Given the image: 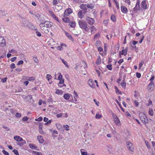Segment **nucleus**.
Here are the masks:
<instances>
[{
	"label": "nucleus",
	"mask_w": 155,
	"mask_h": 155,
	"mask_svg": "<svg viewBox=\"0 0 155 155\" xmlns=\"http://www.w3.org/2000/svg\"><path fill=\"white\" fill-rule=\"evenodd\" d=\"M14 139L18 142L17 144L20 146H22L24 144L26 143L25 140L19 136H16L14 137Z\"/></svg>",
	"instance_id": "obj_1"
},
{
	"label": "nucleus",
	"mask_w": 155,
	"mask_h": 155,
	"mask_svg": "<svg viewBox=\"0 0 155 155\" xmlns=\"http://www.w3.org/2000/svg\"><path fill=\"white\" fill-rule=\"evenodd\" d=\"M78 24L80 27L82 29L85 30H87V24L86 22L84 20H80L78 21Z\"/></svg>",
	"instance_id": "obj_2"
},
{
	"label": "nucleus",
	"mask_w": 155,
	"mask_h": 155,
	"mask_svg": "<svg viewBox=\"0 0 155 155\" xmlns=\"http://www.w3.org/2000/svg\"><path fill=\"white\" fill-rule=\"evenodd\" d=\"M52 24H53L51 22L48 21H45L44 23H41L39 26L41 28H43L45 27L47 28H50L52 26Z\"/></svg>",
	"instance_id": "obj_3"
},
{
	"label": "nucleus",
	"mask_w": 155,
	"mask_h": 155,
	"mask_svg": "<svg viewBox=\"0 0 155 155\" xmlns=\"http://www.w3.org/2000/svg\"><path fill=\"white\" fill-rule=\"evenodd\" d=\"M139 116L141 121L143 123H148V119L146 115L143 113L141 112L139 113Z\"/></svg>",
	"instance_id": "obj_4"
},
{
	"label": "nucleus",
	"mask_w": 155,
	"mask_h": 155,
	"mask_svg": "<svg viewBox=\"0 0 155 155\" xmlns=\"http://www.w3.org/2000/svg\"><path fill=\"white\" fill-rule=\"evenodd\" d=\"M80 7L81 9L84 10L83 13L84 14L86 13L87 12V8H91V9L93 8V7L92 6L90 5L82 4L80 5Z\"/></svg>",
	"instance_id": "obj_5"
},
{
	"label": "nucleus",
	"mask_w": 155,
	"mask_h": 155,
	"mask_svg": "<svg viewBox=\"0 0 155 155\" xmlns=\"http://www.w3.org/2000/svg\"><path fill=\"white\" fill-rule=\"evenodd\" d=\"M6 45V41L4 37L0 36V46L3 47Z\"/></svg>",
	"instance_id": "obj_6"
},
{
	"label": "nucleus",
	"mask_w": 155,
	"mask_h": 155,
	"mask_svg": "<svg viewBox=\"0 0 155 155\" xmlns=\"http://www.w3.org/2000/svg\"><path fill=\"white\" fill-rule=\"evenodd\" d=\"M127 147L128 150L131 152H133L134 151V147L133 146V144L129 141L126 142Z\"/></svg>",
	"instance_id": "obj_7"
},
{
	"label": "nucleus",
	"mask_w": 155,
	"mask_h": 155,
	"mask_svg": "<svg viewBox=\"0 0 155 155\" xmlns=\"http://www.w3.org/2000/svg\"><path fill=\"white\" fill-rule=\"evenodd\" d=\"M86 20L87 23L90 25H93L95 22V20L93 18L89 17H86Z\"/></svg>",
	"instance_id": "obj_8"
},
{
	"label": "nucleus",
	"mask_w": 155,
	"mask_h": 155,
	"mask_svg": "<svg viewBox=\"0 0 155 155\" xmlns=\"http://www.w3.org/2000/svg\"><path fill=\"white\" fill-rule=\"evenodd\" d=\"M73 12L72 10L70 8H68L66 9L64 13V17L68 16H69L70 14L72 13Z\"/></svg>",
	"instance_id": "obj_9"
},
{
	"label": "nucleus",
	"mask_w": 155,
	"mask_h": 155,
	"mask_svg": "<svg viewBox=\"0 0 155 155\" xmlns=\"http://www.w3.org/2000/svg\"><path fill=\"white\" fill-rule=\"evenodd\" d=\"M140 0H137L136 4V6L134 8V11L136 12L139 11L140 9Z\"/></svg>",
	"instance_id": "obj_10"
},
{
	"label": "nucleus",
	"mask_w": 155,
	"mask_h": 155,
	"mask_svg": "<svg viewBox=\"0 0 155 155\" xmlns=\"http://www.w3.org/2000/svg\"><path fill=\"white\" fill-rule=\"evenodd\" d=\"M128 49L127 48H126L124 49V48H123V49L121 51H120L119 52V54L120 55H124V56H126L127 54V52Z\"/></svg>",
	"instance_id": "obj_11"
},
{
	"label": "nucleus",
	"mask_w": 155,
	"mask_h": 155,
	"mask_svg": "<svg viewBox=\"0 0 155 155\" xmlns=\"http://www.w3.org/2000/svg\"><path fill=\"white\" fill-rule=\"evenodd\" d=\"M88 84L91 87L94 88L95 87V85L94 83V81L91 79H90L88 80Z\"/></svg>",
	"instance_id": "obj_12"
},
{
	"label": "nucleus",
	"mask_w": 155,
	"mask_h": 155,
	"mask_svg": "<svg viewBox=\"0 0 155 155\" xmlns=\"http://www.w3.org/2000/svg\"><path fill=\"white\" fill-rule=\"evenodd\" d=\"M98 50L100 54L102 56L106 55V53H104L103 51L102 48L100 47H98Z\"/></svg>",
	"instance_id": "obj_13"
},
{
	"label": "nucleus",
	"mask_w": 155,
	"mask_h": 155,
	"mask_svg": "<svg viewBox=\"0 0 155 155\" xmlns=\"http://www.w3.org/2000/svg\"><path fill=\"white\" fill-rule=\"evenodd\" d=\"M49 13L51 15V16L55 20L57 21L58 22L59 21L58 20V17L55 15L54 14V13L51 11H49Z\"/></svg>",
	"instance_id": "obj_14"
},
{
	"label": "nucleus",
	"mask_w": 155,
	"mask_h": 155,
	"mask_svg": "<svg viewBox=\"0 0 155 155\" xmlns=\"http://www.w3.org/2000/svg\"><path fill=\"white\" fill-rule=\"evenodd\" d=\"M154 86V82H150L147 86V89L149 90H153Z\"/></svg>",
	"instance_id": "obj_15"
},
{
	"label": "nucleus",
	"mask_w": 155,
	"mask_h": 155,
	"mask_svg": "<svg viewBox=\"0 0 155 155\" xmlns=\"http://www.w3.org/2000/svg\"><path fill=\"white\" fill-rule=\"evenodd\" d=\"M121 12L124 14H125L127 12V9L125 7L122 6H121Z\"/></svg>",
	"instance_id": "obj_16"
},
{
	"label": "nucleus",
	"mask_w": 155,
	"mask_h": 155,
	"mask_svg": "<svg viewBox=\"0 0 155 155\" xmlns=\"http://www.w3.org/2000/svg\"><path fill=\"white\" fill-rule=\"evenodd\" d=\"M141 5L142 8L144 9L147 8V6L146 4V1L145 0H143L141 3Z\"/></svg>",
	"instance_id": "obj_17"
},
{
	"label": "nucleus",
	"mask_w": 155,
	"mask_h": 155,
	"mask_svg": "<svg viewBox=\"0 0 155 155\" xmlns=\"http://www.w3.org/2000/svg\"><path fill=\"white\" fill-rule=\"evenodd\" d=\"M6 53L4 51H0V58H2L6 57Z\"/></svg>",
	"instance_id": "obj_18"
},
{
	"label": "nucleus",
	"mask_w": 155,
	"mask_h": 155,
	"mask_svg": "<svg viewBox=\"0 0 155 155\" xmlns=\"http://www.w3.org/2000/svg\"><path fill=\"white\" fill-rule=\"evenodd\" d=\"M64 33L66 36L70 40H73V39L71 36L66 31H64Z\"/></svg>",
	"instance_id": "obj_19"
},
{
	"label": "nucleus",
	"mask_w": 155,
	"mask_h": 155,
	"mask_svg": "<svg viewBox=\"0 0 155 155\" xmlns=\"http://www.w3.org/2000/svg\"><path fill=\"white\" fill-rule=\"evenodd\" d=\"M37 139L39 142L40 143H43L44 141V140L42 138V137L41 136H38Z\"/></svg>",
	"instance_id": "obj_20"
},
{
	"label": "nucleus",
	"mask_w": 155,
	"mask_h": 155,
	"mask_svg": "<svg viewBox=\"0 0 155 155\" xmlns=\"http://www.w3.org/2000/svg\"><path fill=\"white\" fill-rule=\"evenodd\" d=\"M84 14L83 13V12H82L81 11H79L78 12V16L79 18H82L84 16Z\"/></svg>",
	"instance_id": "obj_21"
},
{
	"label": "nucleus",
	"mask_w": 155,
	"mask_h": 155,
	"mask_svg": "<svg viewBox=\"0 0 155 155\" xmlns=\"http://www.w3.org/2000/svg\"><path fill=\"white\" fill-rule=\"evenodd\" d=\"M114 121L117 125H120V122L118 117L114 119Z\"/></svg>",
	"instance_id": "obj_22"
},
{
	"label": "nucleus",
	"mask_w": 155,
	"mask_h": 155,
	"mask_svg": "<svg viewBox=\"0 0 155 155\" xmlns=\"http://www.w3.org/2000/svg\"><path fill=\"white\" fill-rule=\"evenodd\" d=\"M70 94L68 93H67L64 95L63 97L66 100H68L70 98Z\"/></svg>",
	"instance_id": "obj_23"
},
{
	"label": "nucleus",
	"mask_w": 155,
	"mask_h": 155,
	"mask_svg": "<svg viewBox=\"0 0 155 155\" xmlns=\"http://www.w3.org/2000/svg\"><path fill=\"white\" fill-rule=\"evenodd\" d=\"M110 19L113 22H115L116 21V17L114 15H111L110 17Z\"/></svg>",
	"instance_id": "obj_24"
},
{
	"label": "nucleus",
	"mask_w": 155,
	"mask_h": 155,
	"mask_svg": "<svg viewBox=\"0 0 155 155\" xmlns=\"http://www.w3.org/2000/svg\"><path fill=\"white\" fill-rule=\"evenodd\" d=\"M29 146L32 149H34L37 148V147H36L35 145L34 144L32 143L29 144Z\"/></svg>",
	"instance_id": "obj_25"
},
{
	"label": "nucleus",
	"mask_w": 155,
	"mask_h": 155,
	"mask_svg": "<svg viewBox=\"0 0 155 155\" xmlns=\"http://www.w3.org/2000/svg\"><path fill=\"white\" fill-rule=\"evenodd\" d=\"M64 18H62L63 21L65 23L69 22L70 21L69 18L68 17H64Z\"/></svg>",
	"instance_id": "obj_26"
},
{
	"label": "nucleus",
	"mask_w": 155,
	"mask_h": 155,
	"mask_svg": "<svg viewBox=\"0 0 155 155\" xmlns=\"http://www.w3.org/2000/svg\"><path fill=\"white\" fill-rule=\"evenodd\" d=\"M101 58L99 57L96 61V63L97 64H101Z\"/></svg>",
	"instance_id": "obj_27"
},
{
	"label": "nucleus",
	"mask_w": 155,
	"mask_h": 155,
	"mask_svg": "<svg viewBox=\"0 0 155 155\" xmlns=\"http://www.w3.org/2000/svg\"><path fill=\"white\" fill-rule=\"evenodd\" d=\"M115 88L116 90V92L117 94H121V91H119V90L118 89V88L117 87L115 86Z\"/></svg>",
	"instance_id": "obj_28"
},
{
	"label": "nucleus",
	"mask_w": 155,
	"mask_h": 155,
	"mask_svg": "<svg viewBox=\"0 0 155 155\" xmlns=\"http://www.w3.org/2000/svg\"><path fill=\"white\" fill-rule=\"evenodd\" d=\"M9 52L14 54L17 53V51L14 49H12L9 51Z\"/></svg>",
	"instance_id": "obj_29"
},
{
	"label": "nucleus",
	"mask_w": 155,
	"mask_h": 155,
	"mask_svg": "<svg viewBox=\"0 0 155 155\" xmlns=\"http://www.w3.org/2000/svg\"><path fill=\"white\" fill-rule=\"evenodd\" d=\"M59 80L60 81H59V83L58 84V85L60 87H62V86H60L59 85V84H64V79H61V80Z\"/></svg>",
	"instance_id": "obj_30"
},
{
	"label": "nucleus",
	"mask_w": 155,
	"mask_h": 155,
	"mask_svg": "<svg viewBox=\"0 0 155 155\" xmlns=\"http://www.w3.org/2000/svg\"><path fill=\"white\" fill-rule=\"evenodd\" d=\"M60 60L63 62V63H64V65H65L66 67H68L67 63L65 61L64 59L62 58H60Z\"/></svg>",
	"instance_id": "obj_31"
},
{
	"label": "nucleus",
	"mask_w": 155,
	"mask_h": 155,
	"mask_svg": "<svg viewBox=\"0 0 155 155\" xmlns=\"http://www.w3.org/2000/svg\"><path fill=\"white\" fill-rule=\"evenodd\" d=\"M71 27L72 28L75 27L76 26V23L74 22H72L70 23Z\"/></svg>",
	"instance_id": "obj_32"
},
{
	"label": "nucleus",
	"mask_w": 155,
	"mask_h": 155,
	"mask_svg": "<svg viewBox=\"0 0 155 155\" xmlns=\"http://www.w3.org/2000/svg\"><path fill=\"white\" fill-rule=\"evenodd\" d=\"M121 86L124 88H126V83L124 80L121 84Z\"/></svg>",
	"instance_id": "obj_33"
},
{
	"label": "nucleus",
	"mask_w": 155,
	"mask_h": 155,
	"mask_svg": "<svg viewBox=\"0 0 155 155\" xmlns=\"http://www.w3.org/2000/svg\"><path fill=\"white\" fill-rule=\"evenodd\" d=\"M56 127L59 130H61L62 129V126L61 125L59 124L58 123L56 124Z\"/></svg>",
	"instance_id": "obj_34"
},
{
	"label": "nucleus",
	"mask_w": 155,
	"mask_h": 155,
	"mask_svg": "<svg viewBox=\"0 0 155 155\" xmlns=\"http://www.w3.org/2000/svg\"><path fill=\"white\" fill-rule=\"evenodd\" d=\"M46 78L48 81H49L51 79L52 77L50 74H47L46 75Z\"/></svg>",
	"instance_id": "obj_35"
},
{
	"label": "nucleus",
	"mask_w": 155,
	"mask_h": 155,
	"mask_svg": "<svg viewBox=\"0 0 155 155\" xmlns=\"http://www.w3.org/2000/svg\"><path fill=\"white\" fill-rule=\"evenodd\" d=\"M33 153H34L37 155H42V153L40 152H38L35 151H33Z\"/></svg>",
	"instance_id": "obj_36"
},
{
	"label": "nucleus",
	"mask_w": 155,
	"mask_h": 155,
	"mask_svg": "<svg viewBox=\"0 0 155 155\" xmlns=\"http://www.w3.org/2000/svg\"><path fill=\"white\" fill-rule=\"evenodd\" d=\"M113 1L115 2V3L116 4V7L117 8H119V4L116 1V0H113Z\"/></svg>",
	"instance_id": "obj_37"
},
{
	"label": "nucleus",
	"mask_w": 155,
	"mask_h": 155,
	"mask_svg": "<svg viewBox=\"0 0 155 155\" xmlns=\"http://www.w3.org/2000/svg\"><path fill=\"white\" fill-rule=\"evenodd\" d=\"M43 118L42 117H40L39 118L35 119V120L38 121H41L42 120Z\"/></svg>",
	"instance_id": "obj_38"
},
{
	"label": "nucleus",
	"mask_w": 155,
	"mask_h": 155,
	"mask_svg": "<svg viewBox=\"0 0 155 155\" xmlns=\"http://www.w3.org/2000/svg\"><path fill=\"white\" fill-rule=\"evenodd\" d=\"M33 60L36 63H38V60L37 57L36 56H34L33 57Z\"/></svg>",
	"instance_id": "obj_39"
},
{
	"label": "nucleus",
	"mask_w": 155,
	"mask_h": 155,
	"mask_svg": "<svg viewBox=\"0 0 155 155\" xmlns=\"http://www.w3.org/2000/svg\"><path fill=\"white\" fill-rule=\"evenodd\" d=\"M64 127L65 128V130H68L69 129L68 128L69 127V126L68 125H64Z\"/></svg>",
	"instance_id": "obj_40"
},
{
	"label": "nucleus",
	"mask_w": 155,
	"mask_h": 155,
	"mask_svg": "<svg viewBox=\"0 0 155 155\" xmlns=\"http://www.w3.org/2000/svg\"><path fill=\"white\" fill-rule=\"evenodd\" d=\"M28 117L25 116V117H24L22 118V120L23 121H27L28 120Z\"/></svg>",
	"instance_id": "obj_41"
},
{
	"label": "nucleus",
	"mask_w": 155,
	"mask_h": 155,
	"mask_svg": "<svg viewBox=\"0 0 155 155\" xmlns=\"http://www.w3.org/2000/svg\"><path fill=\"white\" fill-rule=\"evenodd\" d=\"M62 92V91H61L59 89H57L56 90V94H61V93Z\"/></svg>",
	"instance_id": "obj_42"
},
{
	"label": "nucleus",
	"mask_w": 155,
	"mask_h": 155,
	"mask_svg": "<svg viewBox=\"0 0 155 155\" xmlns=\"http://www.w3.org/2000/svg\"><path fill=\"white\" fill-rule=\"evenodd\" d=\"M101 42L99 41H97L96 42V45L97 47L99 46L101 44Z\"/></svg>",
	"instance_id": "obj_43"
},
{
	"label": "nucleus",
	"mask_w": 155,
	"mask_h": 155,
	"mask_svg": "<svg viewBox=\"0 0 155 155\" xmlns=\"http://www.w3.org/2000/svg\"><path fill=\"white\" fill-rule=\"evenodd\" d=\"M90 29L91 32H92V31L95 30L96 28L94 26H92L91 27Z\"/></svg>",
	"instance_id": "obj_44"
},
{
	"label": "nucleus",
	"mask_w": 155,
	"mask_h": 155,
	"mask_svg": "<svg viewBox=\"0 0 155 155\" xmlns=\"http://www.w3.org/2000/svg\"><path fill=\"white\" fill-rule=\"evenodd\" d=\"M149 113L150 115L153 116V110L152 109H150L149 111Z\"/></svg>",
	"instance_id": "obj_45"
},
{
	"label": "nucleus",
	"mask_w": 155,
	"mask_h": 155,
	"mask_svg": "<svg viewBox=\"0 0 155 155\" xmlns=\"http://www.w3.org/2000/svg\"><path fill=\"white\" fill-rule=\"evenodd\" d=\"M2 152L5 155H9L8 153L5 150H3Z\"/></svg>",
	"instance_id": "obj_46"
},
{
	"label": "nucleus",
	"mask_w": 155,
	"mask_h": 155,
	"mask_svg": "<svg viewBox=\"0 0 155 155\" xmlns=\"http://www.w3.org/2000/svg\"><path fill=\"white\" fill-rule=\"evenodd\" d=\"M13 152L16 155H19L18 151L17 150L14 149L13 150Z\"/></svg>",
	"instance_id": "obj_47"
},
{
	"label": "nucleus",
	"mask_w": 155,
	"mask_h": 155,
	"mask_svg": "<svg viewBox=\"0 0 155 155\" xmlns=\"http://www.w3.org/2000/svg\"><path fill=\"white\" fill-rule=\"evenodd\" d=\"M144 63V61H142L141 62H140L139 64V68H141L142 66L143 65Z\"/></svg>",
	"instance_id": "obj_48"
},
{
	"label": "nucleus",
	"mask_w": 155,
	"mask_h": 155,
	"mask_svg": "<svg viewBox=\"0 0 155 155\" xmlns=\"http://www.w3.org/2000/svg\"><path fill=\"white\" fill-rule=\"evenodd\" d=\"M95 117L97 119H100L101 117V116L98 114H97L96 115Z\"/></svg>",
	"instance_id": "obj_49"
},
{
	"label": "nucleus",
	"mask_w": 155,
	"mask_h": 155,
	"mask_svg": "<svg viewBox=\"0 0 155 155\" xmlns=\"http://www.w3.org/2000/svg\"><path fill=\"white\" fill-rule=\"evenodd\" d=\"M24 63V62L22 60H20V61H19L17 63V65H21L22 64H23Z\"/></svg>",
	"instance_id": "obj_50"
},
{
	"label": "nucleus",
	"mask_w": 155,
	"mask_h": 155,
	"mask_svg": "<svg viewBox=\"0 0 155 155\" xmlns=\"http://www.w3.org/2000/svg\"><path fill=\"white\" fill-rule=\"evenodd\" d=\"M15 116L17 117H20L21 116V114L20 113H17L15 114Z\"/></svg>",
	"instance_id": "obj_51"
},
{
	"label": "nucleus",
	"mask_w": 155,
	"mask_h": 155,
	"mask_svg": "<svg viewBox=\"0 0 155 155\" xmlns=\"http://www.w3.org/2000/svg\"><path fill=\"white\" fill-rule=\"evenodd\" d=\"M104 53H106V54L107 53V49L106 48V47H107V44H105L104 45Z\"/></svg>",
	"instance_id": "obj_52"
},
{
	"label": "nucleus",
	"mask_w": 155,
	"mask_h": 155,
	"mask_svg": "<svg viewBox=\"0 0 155 155\" xmlns=\"http://www.w3.org/2000/svg\"><path fill=\"white\" fill-rule=\"evenodd\" d=\"M17 57H14L13 58H12L10 60L12 62H13L15 61Z\"/></svg>",
	"instance_id": "obj_53"
},
{
	"label": "nucleus",
	"mask_w": 155,
	"mask_h": 155,
	"mask_svg": "<svg viewBox=\"0 0 155 155\" xmlns=\"http://www.w3.org/2000/svg\"><path fill=\"white\" fill-rule=\"evenodd\" d=\"M146 144L148 149H150V146L147 142L145 141Z\"/></svg>",
	"instance_id": "obj_54"
},
{
	"label": "nucleus",
	"mask_w": 155,
	"mask_h": 155,
	"mask_svg": "<svg viewBox=\"0 0 155 155\" xmlns=\"http://www.w3.org/2000/svg\"><path fill=\"white\" fill-rule=\"evenodd\" d=\"M74 94L75 95V96H74V99H75V97L76 98L78 97V95L77 93L75 91H74Z\"/></svg>",
	"instance_id": "obj_55"
},
{
	"label": "nucleus",
	"mask_w": 155,
	"mask_h": 155,
	"mask_svg": "<svg viewBox=\"0 0 155 155\" xmlns=\"http://www.w3.org/2000/svg\"><path fill=\"white\" fill-rule=\"evenodd\" d=\"M53 5H57L58 4L57 0H54L53 2Z\"/></svg>",
	"instance_id": "obj_56"
},
{
	"label": "nucleus",
	"mask_w": 155,
	"mask_h": 155,
	"mask_svg": "<svg viewBox=\"0 0 155 155\" xmlns=\"http://www.w3.org/2000/svg\"><path fill=\"white\" fill-rule=\"evenodd\" d=\"M35 79V78L34 77H31L29 78V79H28L29 81H31L34 80Z\"/></svg>",
	"instance_id": "obj_57"
},
{
	"label": "nucleus",
	"mask_w": 155,
	"mask_h": 155,
	"mask_svg": "<svg viewBox=\"0 0 155 155\" xmlns=\"http://www.w3.org/2000/svg\"><path fill=\"white\" fill-rule=\"evenodd\" d=\"M59 75L58 77V80H60L63 79L62 78V75L61 74V73H59Z\"/></svg>",
	"instance_id": "obj_58"
},
{
	"label": "nucleus",
	"mask_w": 155,
	"mask_h": 155,
	"mask_svg": "<svg viewBox=\"0 0 155 155\" xmlns=\"http://www.w3.org/2000/svg\"><path fill=\"white\" fill-rule=\"evenodd\" d=\"M136 76L138 78H140L141 77V74L138 72L136 73Z\"/></svg>",
	"instance_id": "obj_59"
},
{
	"label": "nucleus",
	"mask_w": 155,
	"mask_h": 155,
	"mask_svg": "<svg viewBox=\"0 0 155 155\" xmlns=\"http://www.w3.org/2000/svg\"><path fill=\"white\" fill-rule=\"evenodd\" d=\"M108 20H105L103 21L104 24L106 25H107L108 24Z\"/></svg>",
	"instance_id": "obj_60"
},
{
	"label": "nucleus",
	"mask_w": 155,
	"mask_h": 155,
	"mask_svg": "<svg viewBox=\"0 0 155 155\" xmlns=\"http://www.w3.org/2000/svg\"><path fill=\"white\" fill-rule=\"evenodd\" d=\"M7 78H4L2 79V81L3 83H5L6 81Z\"/></svg>",
	"instance_id": "obj_61"
},
{
	"label": "nucleus",
	"mask_w": 155,
	"mask_h": 155,
	"mask_svg": "<svg viewBox=\"0 0 155 155\" xmlns=\"http://www.w3.org/2000/svg\"><path fill=\"white\" fill-rule=\"evenodd\" d=\"M43 124L41 123H39V129H42Z\"/></svg>",
	"instance_id": "obj_62"
},
{
	"label": "nucleus",
	"mask_w": 155,
	"mask_h": 155,
	"mask_svg": "<svg viewBox=\"0 0 155 155\" xmlns=\"http://www.w3.org/2000/svg\"><path fill=\"white\" fill-rule=\"evenodd\" d=\"M81 153L82 155H87V152L82 151H81Z\"/></svg>",
	"instance_id": "obj_63"
},
{
	"label": "nucleus",
	"mask_w": 155,
	"mask_h": 155,
	"mask_svg": "<svg viewBox=\"0 0 155 155\" xmlns=\"http://www.w3.org/2000/svg\"><path fill=\"white\" fill-rule=\"evenodd\" d=\"M134 103L136 107H137L139 105V103L137 101H134Z\"/></svg>",
	"instance_id": "obj_64"
}]
</instances>
